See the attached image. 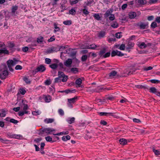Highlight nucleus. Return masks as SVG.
<instances>
[{
  "label": "nucleus",
  "instance_id": "nucleus-59",
  "mask_svg": "<svg viewBox=\"0 0 160 160\" xmlns=\"http://www.w3.org/2000/svg\"><path fill=\"white\" fill-rule=\"evenodd\" d=\"M20 93L22 95H24L26 93V91L23 89H21L20 90Z\"/></svg>",
  "mask_w": 160,
  "mask_h": 160
},
{
  "label": "nucleus",
  "instance_id": "nucleus-38",
  "mask_svg": "<svg viewBox=\"0 0 160 160\" xmlns=\"http://www.w3.org/2000/svg\"><path fill=\"white\" fill-rule=\"evenodd\" d=\"M41 113V112L38 110L37 111H33L32 112V115L36 116L40 115Z\"/></svg>",
  "mask_w": 160,
  "mask_h": 160
},
{
  "label": "nucleus",
  "instance_id": "nucleus-3",
  "mask_svg": "<svg viewBox=\"0 0 160 160\" xmlns=\"http://www.w3.org/2000/svg\"><path fill=\"white\" fill-rule=\"evenodd\" d=\"M55 130L52 128H48L43 129L40 132V134L43 135L44 133L47 134H53L54 133Z\"/></svg>",
  "mask_w": 160,
  "mask_h": 160
},
{
  "label": "nucleus",
  "instance_id": "nucleus-23",
  "mask_svg": "<svg viewBox=\"0 0 160 160\" xmlns=\"http://www.w3.org/2000/svg\"><path fill=\"white\" fill-rule=\"evenodd\" d=\"M129 17L130 19L134 18L137 16V13L135 12H131L128 14Z\"/></svg>",
  "mask_w": 160,
  "mask_h": 160
},
{
  "label": "nucleus",
  "instance_id": "nucleus-44",
  "mask_svg": "<svg viewBox=\"0 0 160 160\" xmlns=\"http://www.w3.org/2000/svg\"><path fill=\"white\" fill-rule=\"evenodd\" d=\"M157 24L156 22H153L152 23L151 25V27L152 28H155L157 27Z\"/></svg>",
  "mask_w": 160,
  "mask_h": 160
},
{
  "label": "nucleus",
  "instance_id": "nucleus-29",
  "mask_svg": "<svg viewBox=\"0 0 160 160\" xmlns=\"http://www.w3.org/2000/svg\"><path fill=\"white\" fill-rule=\"evenodd\" d=\"M106 49L105 48H103L102 50H101L99 52V55L101 57H102L103 55H104L106 52Z\"/></svg>",
  "mask_w": 160,
  "mask_h": 160
},
{
  "label": "nucleus",
  "instance_id": "nucleus-1",
  "mask_svg": "<svg viewBox=\"0 0 160 160\" xmlns=\"http://www.w3.org/2000/svg\"><path fill=\"white\" fill-rule=\"evenodd\" d=\"M26 101L24 100L22 101V104L21 105V107L22 109V111H21L18 112V115L19 116H22L24 114H29L30 112L28 111L29 108L27 104L25 103Z\"/></svg>",
  "mask_w": 160,
  "mask_h": 160
},
{
  "label": "nucleus",
  "instance_id": "nucleus-6",
  "mask_svg": "<svg viewBox=\"0 0 160 160\" xmlns=\"http://www.w3.org/2000/svg\"><path fill=\"white\" fill-rule=\"evenodd\" d=\"M7 137L10 138H14L17 139H21L22 138V136L20 134H16L8 133L7 135Z\"/></svg>",
  "mask_w": 160,
  "mask_h": 160
},
{
  "label": "nucleus",
  "instance_id": "nucleus-50",
  "mask_svg": "<svg viewBox=\"0 0 160 160\" xmlns=\"http://www.w3.org/2000/svg\"><path fill=\"white\" fill-rule=\"evenodd\" d=\"M58 112L59 114L63 116L64 115V112L62 109H60L58 110Z\"/></svg>",
  "mask_w": 160,
  "mask_h": 160
},
{
  "label": "nucleus",
  "instance_id": "nucleus-47",
  "mask_svg": "<svg viewBox=\"0 0 160 160\" xmlns=\"http://www.w3.org/2000/svg\"><path fill=\"white\" fill-rule=\"evenodd\" d=\"M153 151L156 155H160V151L155 150V149H153Z\"/></svg>",
  "mask_w": 160,
  "mask_h": 160
},
{
  "label": "nucleus",
  "instance_id": "nucleus-46",
  "mask_svg": "<svg viewBox=\"0 0 160 160\" xmlns=\"http://www.w3.org/2000/svg\"><path fill=\"white\" fill-rule=\"evenodd\" d=\"M71 71L74 73H76L77 72H78V69L77 68H72L71 69Z\"/></svg>",
  "mask_w": 160,
  "mask_h": 160
},
{
  "label": "nucleus",
  "instance_id": "nucleus-14",
  "mask_svg": "<svg viewBox=\"0 0 160 160\" xmlns=\"http://www.w3.org/2000/svg\"><path fill=\"white\" fill-rule=\"evenodd\" d=\"M72 63V60L71 59H68L64 63L65 66L67 67H70Z\"/></svg>",
  "mask_w": 160,
  "mask_h": 160
},
{
  "label": "nucleus",
  "instance_id": "nucleus-8",
  "mask_svg": "<svg viewBox=\"0 0 160 160\" xmlns=\"http://www.w3.org/2000/svg\"><path fill=\"white\" fill-rule=\"evenodd\" d=\"M8 71L6 70H4L0 74V78L2 79H5L8 75Z\"/></svg>",
  "mask_w": 160,
  "mask_h": 160
},
{
  "label": "nucleus",
  "instance_id": "nucleus-58",
  "mask_svg": "<svg viewBox=\"0 0 160 160\" xmlns=\"http://www.w3.org/2000/svg\"><path fill=\"white\" fill-rule=\"evenodd\" d=\"M127 4L125 3L123 4L121 7L122 9L123 10L127 8Z\"/></svg>",
  "mask_w": 160,
  "mask_h": 160
},
{
  "label": "nucleus",
  "instance_id": "nucleus-33",
  "mask_svg": "<svg viewBox=\"0 0 160 160\" xmlns=\"http://www.w3.org/2000/svg\"><path fill=\"white\" fill-rule=\"evenodd\" d=\"M117 74V72L113 70L111 71L109 73V76L110 77H112L115 76Z\"/></svg>",
  "mask_w": 160,
  "mask_h": 160
},
{
  "label": "nucleus",
  "instance_id": "nucleus-32",
  "mask_svg": "<svg viewBox=\"0 0 160 160\" xmlns=\"http://www.w3.org/2000/svg\"><path fill=\"white\" fill-rule=\"evenodd\" d=\"M76 12L75 8H73L69 11V14L72 15H74L76 14Z\"/></svg>",
  "mask_w": 160,
  "mask_h": 160
},
{
  "label": "nucleus",
  "instance_id": "nucleus-34",
  "mask_svg": "<svg viewBox=\"0 0 160 160\" xmlns=\"http://www.w3.org/2000/svg\"><path fill=\"white\" fill-rule=\"evenodd\" d=\"M44 40L43 38L42 37H40L37 39V42L39 43H42Z\"/></svg>",
  "mask_w": 160,
  "mask_h": 160
},
{
  "label": "nucleus",
  "instance_id": "nucleus-16",
  "mask_svg": "<svg viewBox=\"0 0 160 160\" xmlns=\"http://www.w3.org/2000/svg\"><path fill=\"white\" fill-rule=\"evenodd\" d=\"M82 81L81 78H79L77 79L75 81V84L76 85V87H82V86L81 84L82 83Z\"/></svg>",
  "mask_w": 160,
  "mask_h": 160
},
{
  "label": "nucleus",
  "instance_id": "nucleus-18",
  "mask_svg": "<svg viewBox=\"0 0 160 160\" xmlns=\"http://www.w3.org/2000/svg\"><path fill=\"white\" fill-rule=\"evenodd\" d=\"M135 87L139 89H143L145 90H148V87L146 85L143 86L140 85H136L135 86Z\"/></svg>",
  "mask_w": 160,
  "mask_h": 160
},
{
  "label": "nucleus",
  "instance_id": "nucleus-35",
  "mask_svg": "<svg viewBox=\"0 0 160 160\" xmlns=\"http://www.w3.org/2000/svg\"><path fill=\"white\" fill-rule=\"evenodd\" d=\"M63 24L66 25H70L72 24V21L71 20L64 21Z\"/></svg>",
  "mask_w": 160,
  "mask_h": 160
},
{
  "label": "nucleus",
  "instance_id": "nucleus-63",
  "mask_svg": "<svg viewBox=\"0 0 160 160\" xmlns=\"http://www.w3.org/2000/svg\"><path fill=\"white\" fill-rule=\"evenodd\" d=\"M155 21L158 23H160V16L157 17L156 18Z\"/></svg>",
  "mask_w": 160,
  "mask_h": 160
},
{
  "label": "nucleus",
  "instance_id": "nucleus-5",
  "mask_svg": "<svg viewBox=\"0 0 160 160\" xmlns=\"http://www.w3.org/2000/svg\"><path fill=\"white\" fill-rule=\"evenodd\" d=\"M46 68L44 66L42 65H40L38 67L35 69L33 70L32 73L35 74L38 72H44Z\"/></svg>",
  "mask_w": 160,
  "mask_h": 160
},
{
  "label": "nucleus",
  "instance_id": "nucleus-13",
  "mask_svg": "<svg viewBox=\"0 0 160 160\" xmlns=\"http://www.w3.org/2000/svg\"><path fill=\"white\" fill-rule=\"evenodd\" d=\"M54 62L57 63H53L50 65V67L52 69H56L58 66V63H59V61L56 59L53 60Z\"/></svg>",
  "mask_w": 160,
  "mask_h": 160
},
{
  "label": "nucleus",
  "instance_id": "nucleus-21",
  "mask_svg": "<svg viewBox=\"0 0 160 160\" xmlns=\"http://www.w3.org/2000/svg\"><path fill=\"white\" fill-rule=\"evenodd\" d=\"M109 89L108 88H105L102 87H98L95 90V91L96 92H99L103 90H109Z\"/></svg>",
  "mask_w": 160,
  "mask_h": 160
},
{
  "label": "nucleus",
  "instance_id": "nucleus-49",
  "mask_svg": "<svg viewBox=\"0 0 160 160\" xmlns=\"http://www.w3.org/2000/svg\"><path fill=\"white\" fill-rule=\"evenodd\" d=\"M110 52H107L103 55V56L102 57L104 58H106L110 56Z\"/></svg>",
  "mask_w": 160,
  "mask_h": 160
},
{
  "label": "nucleus",
  "instance_id": "nucleus-42",
  "mask_svg": "<svg viewBox=\"0 0 160 160\" xmlns=\"http://www.w3.org/2000/svg\"><path fill=\"white\" fill-rule=\"evenodd\" d=\"M5 53L8 54L9 53L8 51L7 50L1 49L0 50V54Z\"/></svg>",
  "mask_w": 160,
  "mask_h": 160
},
{
  "label": "nucleus",
  "instance_id": "nucleus-61",
  "mask_svg": "<svg viewBox=\"0 0 160 160\" xmlns=\"http://www.w3.org/2000/svg\"><path fill=\"white\" fill-rule=\"evenodd\" d=\"M45 63L48 64H49L51 62V60L48 58H46L45 60Z\"/></svg>",
  "mask_w": 160,
  "mask_h": 160
},
{
  "label": "nucleus",
  "instance_id": "nucleus-64",
  "mask_svg": "<svg viewBox=\"0 0 160 160\" xmlns=\"http://www.w3.org/2000/svg\"><path fill=\"white\" fill-rule=\"evenodd\" d=\"M78 2L77 0H75L73 1H70L71 4L72 5H73V4H76L78 3Z\"/></svg>",
  "mask_w": 160,
  "mask_h": 160
},
{
  "label": "nucleus",
  "instance_id": "nucleus-37",
  "mask_svg": "<svg viewBox=\"0 0 160 160\" xmlns=\"http://www.w3.org/2000/svg\"><path fill=\"white\" fill-rule=\"evenodd\" d=\"M149 81L152 83H160V81L156 79H151L149 80Z\"/></svg>",
  "mask_w": 160,
  "mask_h": 160
},
{
  "label": "nucleus",
  "instance_id": "nucleus-60",
  "mask_svg": "<svg viewBox=\"0 0 160 160\" xmlns=\"http://www.w3.org/2000/svg\"><path fill=\"white\" fill-rule=\"evenodd\" d=\"M45 84L46 85H49L51 84V82L50 80H47L45 81Z\"/></svg>",
  "mask_w": 160,
  "mask_h": 160
},
{
  "label": "nucleus",
  "instance_id": "nucleus-41",
  "mask_svg": "<svg viewBox=\"0 0 160 160\" xmlns=\"http://www.w3.org/2000/svg\"><path fill=\"white\" fill-rule=\"evenodd\" d=\"M45 138L46 139V140L47 142H54L53 141H52V138L50 136H48L46 137Z\"/></svg>",
  "mask_w": 160,
  "mask_h": 160
},
{
  "label": "nucleus",
  "instance_id": "nucleus-36",
  "mask_svg": "<svg viewBox=\"0 0 160 160\" xmlns=\"http://www.w3.org/2000/svg\"><path fill=\"white\" fill-rule=\"evenodd\" d=\"M1 117H5L6 115V111L4 109L1 110Z\"/></svg>",
  "mask_w": 160,
  "mask_h": 160
},
{
  "label": "nucleus",
  "instance_id": "nucleus-52",
  "mask_svg": "<svg viewBox=\"0 0 160 160\" xmlns=\"http://www.w3.org/2000/svg\"><path fill=\"white\" fill-rule=\"evenodd\" d=\"M24 81L27 84L30 83V81L29 79L27 77H25L23 78Z\"/></svg>",
  "mask_w": 160,
  "mask_h": 160
},
{
  "label": "nucleus",
  "instance_id": "nucleus-10",
  "mask_svg": "<svg viewBox=\"0 0 160 160\" xmlns=\"http://www.w3.org/2000/svg\"><path fill=\"white\" fill-rule=\"evenodd\" d=\"M148 25V23H144L142 22H140L138 24V25L141 29H145L147 28Z\"/></svg>",
  "mask_w": 160,
  "mask_h": 160
},
{
  "label": "nucleus",
  "instance_id": "nucleus-22",
  "mask_svg": "<svg viewBox=\"0 0 160 160\" xmlns=\"http://www.w3.org/2000/svg\"><path fill=\"white\" fill-rule=\"evenodd\" d=\"M105 35L106 32L104 31H102L98 33V37L100 38H102L104 37Z\"/></svg>",
  "mask_w": 160,
  "mask_h": 160
},
{
  "label": "nucleus",
  "instance_id": "nucleus-25",
  "mask_svg": "<svg viewBox=\"0 0 160 160\" xmlns=\"http://www.w3.org/2000/svg\"><path fill=\"white\" fill-rule=\"evenodd\" d=\"M77 97H75L71 98L68 99V101L69 103H73L77 100Z\"/></svg>",
  "mask_w": 160,
  "mask_h": 160
},
{
  "label": "nucleus",
  "instance_id": "nucleus-53",
  "mask_svg": "<svg viewBox=\"0 0 160 160\" xmlns=\"http://www.w3.org/2000/svg\"><path fill=\"white\" fill-rule=\"evenodd\" d=\"M121 32H119L115 34L116 38H121L122 37V35H121Z\"/></svg>",
  "mask_w": 160,
  "mask_h": 160
},
{
  "label": "nucleus",
  "instance_id": "nucleus-20",
  "mask_svg": "<svg viewBox=\"0 0 160 160\" xmlns=\"http://www.w3.org/2000/svg\"><path fill=\"white\" fill-rule=\"evenodd\" d=\"M97 47V45L93 44L90 45H86L85 47V48L95 49Z\"/></svg>",
  "mask_w": 160,
  "mask_h": 160
},
{
  "label": "nucleus",
  "instance_id": "nucleus-19",
  "mask_svg": "<svg viewBox=\"0 0 160 160\" xmlns=\"http://www.w3.org/2000/svg\"><path fill=\"white\" fill-rule=\"evenodd\" d=\"M134 43L132 42H129L128 44V47L126 48V50L129 52V49L133 47Z\"/></svg>",
  "mask_w": 160,
  "mask_h": 160
},
{
  "label": "nucleus",
  "instance_id": "nucleus-30",
  "mask_svg": "<svg viewBox=\"0 0 160 160\" xmlns=\"http://www.w3.org/2000/svg\"><path fill=\"white\" fill-rule=\"evenodd\" d=\"M93 17L94 18L98 21L101 20V17L98 13L95 14L93 15Z\"/></svg>",
  "mask_w": 160,
  "mask_h": 160
},
{
  "label": "nucleus",
  "instance_id": "nucleus-31",
  "mask_svg": "<svg viewBox=\"0 0 160 160\" xmlns=\"http://www.w3.org/2000/svg\"><path fill=\"white\" fill-rule=\"evenodd\" d=\"M111 26L113 28H117L118 27V24L116 22H114L111 25Z\"/></svg>",
  "mask_w": 160,
  "mask_h": 160
},
{
  "label": "nucleus",
  "instance_id": "nucleus-27",
  "mask_svg": "<svg viewBox=\"0 0 160 160\" xmlns=\"http://www.w3.org/2000/svg\"><path fill=\"white\" fill-rule=\"evenodd\" d=\"M54 119L53 118H46L44 120V122L46 123H51L53 122Z\"/></svg>",
  "mask_w": 160,
  "mask_h": 160
},
{
  "label": "nucleus",
  "instance_id": "nucleus-12",
  "mask_svg": "<svg viewBox=\"0 0 160 160\" xmlns=\"http://www.w3.org/2000/svg\"><path fill=\"white\" fill-rule=\"evenodd\" d=\"M57 52V48H56L55 47H51L47 50L46 53H47L49 54V53H52L55 52Z\"/></svg>",
  "mask_w": 160,
  "mask_h": 160
},
{
  "label": "nucleus",
  "instance_id": "nucleus-4",
  "mask_svg": "<svg viewBox=\"0 0 160 160\" xmlns=\"http://www.w3.org/2000/svg\"><path fill=\"white\" fill-rule=\"evenodd\" d=\"M18 62V61L16 59H14L13 60H9L7 61V65L10 71H13V69L12 68V67L17 64Z\"/></svg>",
  "mask_w": 160,
  "mask_h": 160
},
{
  "label": "nucleus",
  "instance_id": "nucleus-39",
  "mask_svg": "<svg viewBox=\"0 0 160 160\" xmlns=\"http://www.w3.org/2000/svg\"><path fill=\"white\" fill-rule=\"evenodd\" d=\"M88 56L86 55L82 56L81 58V60L82 62H85L87 59Z\"/></svg>",
  "mask_w": 160,
  "mask_h": 160
},
{
  "label": "nucleus",
  "instance_id": "nucleus-15",
  "mask_svg": "<svg viewBox=\"0 0 160 160\" xmlns=\"http://www.w3.org/2000/svg\"><path fill=\"white\" fill-rule=\"evenodd\" d=\"M113 12V10L112 9H109L104 14V17L105 18H107L110 16L112 13Z\"/></svg>",
  "mask_w": 160,
  "mask_h": 160
},
{
  "label": "nucleus",
  "instance_id": "nucleus-55",
  "mask_svg": "<svg viewBox=\"0 0 160 160\" xmlns=\"http://www.w3.org/2000/svg\"><path fill=\"white\" fill-rule=\"evenodd\" d=\"M138 3L140 4H144L146 3V2L144 0H138Z\"/></svg>",
  "mask_w": 160,
  "mask_h": 160
},
{
  "label": "nucleus",
  "instance_id": "nucleus-54",
  "mask_svg": "<svg viewBox=\"0 0 160 160\" xmlns=\"http://www.w3.org/2000/svg\"><path fill=\"white\" fill-rule=\"evenodd\" d=\"M55 40V38L54 36L52 37L50 39H48V42H52Z\"/></svg>",
  "mask_w": 160,
  "mask_h": 160
},
{
  "label": "nucleus",
  "instance_id": "nucleus-17",
  "mask_svg": "<svg viewBox=\"0 0 160 160\" xmlns=\"http://www.w3.org/2000/svg\"><path fill=\"white\" fill-rule=\"evenodd\" d=\"M43 98L45 101L47 102H50L52 99V97L50 95H43Z\"/></svg>",
  "mask_w": 160,
  "mask_h": 160
},
{
  "label": "nucleus",
  "instance_id": "nucleus-26",
  "mask_svg": "<svg viewBox=\"0 0 160 160\" xmlns=\"http://www.w3.org/2000/svg\"><path fill=\"white\" fill-rule=\"evenodd\" d=\"M120 143L123 145H125L127 143V140L124 138L120 139L119 140Z\"/></svg>",
  "mask_w": 160,
  "mask_h": 160
},
{
  "label": "nucleus",
  "instance_id": "nucleus-45",
  "mask_svg": "<svg viewBox=\"0 0 160 160\" xmlns=\"http://www.w3.org/2000/svg\"><path fill=\"white\" fill-rule=\"evenodd\" d=\"M109 19L111 21H113L115 19V15L114 14H111L109 17Z\"/></svg>",
  "mask_w": 160,
  "mask_h": 160
},
{
  "label": "nucleus",
  "instance_id": "nucleus-2",
  "mask_svg": "<svg viewBox=\"0 0 160 160\" xmlns=\"http://www.w3.org/2000/svg\"><path fill=\"white\" fill-rule=\"evenodd\" d=\"M58 77L55 79L54 83L60 82L61 81L65 82L67 81L68 76L65 75L63 72H58Z\"/></svg>",
  "mask_w": 160,
  "mask_h": 160
},
{
  "label": "nucleus",
  "instance_id": "nucleus-51",
  "mask_svg": "<svg viewBox=\"0 0 160 160\" xmlns=\"http://www.w3.org/2000/svg\"><path fill=\"white\" fill-rule=\"evenodd\" d=\"M10 122L14 124H17L18 122V121L14 119H11L10 120Z\"/></svg>",
  "mask_w": 160,
  "mask_h": 160
},
{
  "label": "nucleus",
  "instance_id": "nucleus-24",
  "mask_svg": "<svg viewBox=\"0 0 160 160\" xmlns=\"http://www.w3.org/2000/svg\"><path fill=\"white\" fill-rule=\"evenodd\" d=\"M138 46L141 49H144L146 48L147 45L144 42H140L138 44Z\"/></svg>",
  "mask_w": 160,
  "mask_h": 160
},
{
  "label": "nucleus",
  "instance_id": "nucleus-43",
  "mask_svg": "<svg viewBox=\"0 0 160 160\" xmlns=\"http://www.w3.org/2000/svg\"><path fill=\"white\" fill-rule=\"evenodd\" d=\"M72 50V49H71V48L68 49L67 50H66L64 52H61V56L63 55L64 53V54H65V53L69 54V52H68V51H71Z\"/></svg>",
  "mask_w": 160,
  "mask_h": 160
},
{
  "label": "nucleus",
  "instance_id": "nucleus-57",
  "mask_svg": "<svg viewBox=\"0 0 160 160\" xmlns=\"http://www.w3.org/2000/svg\"><path fill=\"white\" fill-rule=\"evenodd\" d=\"M82 12H83V13L85 15H86L88 14L89 13V12L86 9H83L82 10Z\"/></svg>",
  "mask_w": 160,
  "mask_h": 160
},
{
  "label": "nucleus",
  "instance_id": "nucleus-11",
  "mask_svg": "<svg viewBox=\"0 0 160 160\" xmlns=\"http://www.w3.org/2000/svg\"><path fill=\"white\" fill-rule=\"evenodd\" d=\"M18 9V7L17 5L13 6L11 9V14L12 16H16V12Z\"/></svg>",
  "mask_w": 160,
  "mask_h": 160
},
{
  "label": "nucleus",
  "instance_id": "nucleus-48",
  "mask_svg": "<svg viewBox=\"0 0 160 160\" xmlns=\"http://www.w3.org/2000/svg\"><path fill=\"white\" fill-rule=\"evenodd\" d=\"M125 45L124 44H122L118 48V49L121 50H124L125 48Z\"/></svg>",
  "mask_w": 160,
  "mask_h": 160
},
{
  "label": "nucleus",
  "instance_id": "nucleus-28",
  "mask_svg": "<svg viewBox=\"0 0 160 160\" xmlns=\"http://www.w3.org/2000/svg\"><path fill=\"white\" fill-rule=\"evenodd\" d=\"M75 119L74 117L69 118L67 119V121L69 124H71L74 122Z\"/></svg>",
  "mask_w": 160,
  "mask_h": 160
},
{
  "label": "nucleus",
  "instance_id": "nucleus-7",
  "mask_svg": "<svg viewBox=\"0 0 160 160\" xmlns=\"http://www.w3.org/2000/svg\"><path fill=\"white\" fill-rule=\"evenodd\" d=\"M124 55V54L121 52L117 50H116L115 51L113 50L111 52V56L112 57L116 55L119 57H122Z\"/></svg>",
  "mask_w": 160,
  "mask_h": 160
},
{
  "label": "nucleus",
  "instance_id": "nucleus-9",
  "mask_svg": "<svg viewBox=\"0 0 160 160\" xmlns=\"http://www.w3.org/2000/svg\"><path fill=\"white\" fill-rule=\"evenodd\" d=\"M98 114L100 116H108L110 115L113 116L114 117H116V115H113L112 113L111 112H98Z\"/></svg>",
  "mask_w": 160,
  "mask_h": 160
},
{
  "label": "nucleus",
  "instance_id": "nucleus-62",
  "mask_svg": "<svg viewBox=\"0 0 160 160\" xmlns=\"http://www.w3.org/2000/svg\"><path fill=\"white\" fill-rule=\"evenodd\" d=\"M15 69L16 70H21L22 69V67L20 65H17L16 66Z\"/></svg>",
  "mask_w": 160,
  "mask_h": 160
},
{
  "label": "nucleus",
  "instance_id": "nucleus-56",
  "mask_svg": "<svg viewBox=\"0 0 160 160\" xmlns=\"http://www.w3.org/2000/svg\"><path fill=\"white\" fill-rule=\"evenodd\" d=\"M152 67L151 66H149L147 68H144L143 70L144 71H147L148 70H151L152 69Z\"/></svg>",
  "mask_w": 160,
  "mask_h": 160
},
{
  "label": "nucleus",
  "instance_id": "nucleus-40",
  "mask_svg": "<svg viewBox=\"0 0 160 160\" xmlns=\"http://www.w3.org/2000/svg\"><path fill=\"white\" fill-rule=\"evenodd\" d=\"M149 90L150 92H151L155 93L157 89L155 87H151L150 88Z\"/></svg>",
  "mask_w": 160,
  "mask_h": 160
}]
</instances>
